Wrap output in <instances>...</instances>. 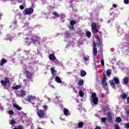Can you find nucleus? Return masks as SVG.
<instances>
[{"instance_id":"47","label":"nucleus","mask_w":129,"mask_h":129,"mask_svg":"<svg viewBox=\"0 0 129 129\" xmlns=\"http://www.w3.org/2000/svg\"><path fill=\"white\" fill-rule=\"evenodd\" d=\"M126 101L127 102V103H129V97H127L126 98Z\"/></svg>"},{"instance_id":"24","label":"nucleus","mask_w":129,"mask_h":129,"mask_svg":"<svg viewBox=\"0 0 129 129\" xmlns=\"http://www.w3.org/2000/svg\"><path fill=\"white\" fill-rule=\"evenodd\" d=\"M83 60L85 61V62H87V61H90V58L89 56H83Z\"/></svg>"},{"instance_id":"54","label":"nucleus","mask_w":129,"mask_h":129,"mask_svg":"<svg viewBox=\"0 0 129 129\" xmlns=\"http://www.w3.org/2000/svg\"><path fill=\"white\" fill-rule=\"evenodd\" d=\"M23 81L26 82L27 80H26L24 79V80H23Z\"/></svg>"},{"instance_id":"50","label":"nucleus","mask_w":129,"mask_h":129,"mask_svg":"<svg viewBox=\"0 0 129 129\" xmlns=\"http://www.w3.org/2000/svg\"><path fill=\"white\" fill-rule=\"evenodd\" d=\"M95 129H100V127L99 126H97L95 128Z\"/></svg>"},{"instance_id":"45","label":"nucleus","mask_w":129,"mask_h":129,"mask_svg":"<svg viewBox=\"0 0 129 129\" xmlns=\"http://www.w3.org/2000/svg\"><path fill=\"white\" fill-rule=\"evenodd\" d=\"M101 119L102 122H105L106 121V118H102Z\"/></svg>"},{"instance_id":"49","label":"nucleus","mask_w":129,"mask_h":129,"mask_svg":"<svg viewBox=\"0 0 129 129\" xmlns=\"http://www.w3.org/2000/svg\"><path fill=\"white\" fill-rule=\"evenodd\" d=\"M126 113L127 114H129V110H127L126 111Z\"/></svg>"},{"instance_id":"18","label":"nucleus","mask_w":129,"mask_h":129,"mask_svg":"<svg viewBox=\"0 0 129 129\" xmlns=\"http://www.w3.org/2000/svg\"><path fill=\"white\" fill-rule=\"evenodd\" d=\"M49 58L50 60H56V57H55V55H54L53 54H51L49 55Z\"/></svg>"},{"instance_id":"21","label":"nucleus","mask_w":129,"mask_h":129,"mask_svg":"<svg viewBox=\"0 0 129 129\" xmlns=\"http://www.w3.org/2000/svg\"><path fill=\"white\" fill-rule=\"evenodd\" d=\"M25 42L26 43H27V44H28V45H31V44H32V41L31 40H30V39H29L28 37H26L25 38Z\"/></svg>"},{"instance_id":"8","label":"nucleus","mask_w":129,"mask_h":129,"mask_svg":"<svg viewBox=\"0 0 129 129\" xmlns=\"http://www.w3.org/2000/svg\"><path fill=\"white\" fill-rule=\"evenodd\" d=\"M91 97L92 98H93V103L95 104V105L98 104L99 100L98 98L96 97V93H95V92L92 93Z\"/></svg>"},{"instance_id":"4","label":"nucleus","mask_w":129,"mask_h":129,"mask_svg":"<svg viewBox=\"0 0 129 129\" xmlns=\"http://www.w3.org/2000/svg\"><path fill=\"white\" fill-rule=\"evenodd\" d=\"M15 93L17 97H23L27 94V92L24 90H21L20 91H16Z\"/></svg>"},{"instance_id":"2","label":"nucleus","mask_w":129,"mask_h":129,"mask_svg":"<svg viewBox=\"0 0 129 129\" xmlns=\"http://www.w3.org/2000/svg\"><path fill=\"white\" fill-rule=\"evenodd\" d=\"M96 26H97V24L95 22H93L91 24V30L92 34H97L99 32V29L101 25H98V27L96 28Z\"/></svg>"},{"instance_id":"20","label":"nucleus","mask_w":129,"mask_h":129,"mask_svg":"<svg viewBox=\"0 0 129 129\" xmlns=\"http://www.w3.org/2000/svg\"><path fill=\"white\" fill-rule=\"evenodd\" d=\"M21 87H22V85H16L14 87H12V88L13 89L18 90V89H20V88H21Z\"/></svg>"},{"instance_id":"9","label":"nucleus","mask_w":129,"mask_h":129,"mask_svg":"<svg viewBox=\"0 0 129 129\" xmlns=\"http://www.w3.org/2000/svg\"><path fill=\"white\" fill-rule=\"evenodd\" d=\"M8 83H10V80H9V78L5 77V80L1 81V84L4 86H7L8 85Z\"/></svg>"},{"instance_id":"6","label":"nucleus","mask_w":129,"mask_h":129,"mask_svg":"<svg viewBox=\"0 0 129 129\" xmlns=\"http://www.w3.org/2000/svg\"><path fill=\"white\" fill-rule=\"evenodd\" d=\"M34 13V9L32 8H27L23 11V15L26 16V15H32Z\"/></svg>"},{"instance_id":"56","label":"nucleus","mask_w":129,"mask_h":129,"mask_svg":"<svg viewBox=\"0 0 129 129\" xmlns=\"http://www.w3.org/2000/svg\"><path fill=\"white\" fill-rule=\"evenodd\" d=\"M1 16H2V15H1V14H0V17H1Z\"/></svg>"},{"instance_id":"14","label":"nucleus","mask_w":129,"mask_h":129,"mask_svg":"<svg viewBox=\"0 0 129 129\" xmlns=\"http://www.w3.org/2000/svg\"><path fill=\"white\" fill-rule=\"evenodd\" d=\"M50 71L52 75H56V73H57V70H55V68H51Z\"/></svg>"},{"instance_id":"19","label":"nucleus","mask_w":129,"mask_h":129,"mask_svg":"<svg viewBox=\"0 0 129 129\" xmlns=\"http://www.w3.org/2000/svg\"><path fill=\"white\" fill-rule=\"evenodd\" d=\"M123 81L124 83V84L125 85H126V84H128V78L127 77H125L123 79Z\"/></svg>"},{"instance_id":"46","label":"nucleus","mask_w":129,"mask_h":129,"mask_svg":"<svg viewBox=\"0 0 129 129\" xmlns=\"http://www.w3.org/2000/svg\"><path fill=\"white\" fill-rule=\"evenodd\" d=\"M103 79H106V76L104 74H103Z\"/></svg>"},{"instance_id":"51","label":"nucleus","mask_w":129,"mask_h":129,"mask_svg":"<svg viewBox=\"0 0 129 129\" xmlns=\"http://www.w3.org/2000/svg\"><path fill=\"white\" fill-rule=\"evenodd\" d=\"M50 86L52 87V88H55L54 85H50Z\"/></svg>"},{"instance_id":"32","label":"nucleus","mask_w":129,"mask_h":129,"mask_svg":"<svg viewBox=\"0 0 129 129\" xmlns=\"http://www.w3.org/2000/svg\"><path fill=\"white\" fill-rule=\"evenodd\" d=\"M106 73L107 76H109L111 74V71L110 70H107Z\"/></svg>"},{"instance_id":"7","label":"nucleus","mask_w":129,"mask_h":129,"mask_svg":"<svg viewBox=\"0 0 129 129\" xmlns=\"http://www.w3.org/2000/svg\"><path fill=\"white\" fill-rule=\"evenodd\" d=\"M25 100L33 104H35L36 103V97L34 96H30L29 97H27V98L25 99Z\"/></svg>"},{"instance_id":"53","label":"nucleus","mask_w":129,"mask_h":129,"mask_svg":"<svg viewBox=\"0 0 129 129\" xmlns=\"http://www.w3.org/2000/svg\"><path fill=\"white\" fill-rule=\"evenodd\" d=\"M110 20H114V17L113 18H111Z\"/></svg>"},{"instance_id":"30","label":"nucleus","mask_w":129,"mask_h":129,"mask_svg":"<svg viewBox=\"0 0 129 129\" xmlns=\"http://www.w3.org/2000/svg\"><path fill=\"white\" fill-rule=\"evenodd\" d=\"M86 75V72L85 71H82L81 72V77H84Z\"/></svg>"},{"instance_id":"42","label":"nucleus","mask_w":129,"mask_h":129,"mask_svg":"<svg viewBox=\"0 0 129 129\" xmlns=\"http://www.w3.org/2000/svg\"><path fill=\"white\" fill-rule=\"evenodd\" d=\"M124 4H125V5H128L129 0H124Z\"/></svg>"},{"instance_id":"11","label":"nucleus","mask_w":129,"mask_h":129,"mask_svg":"<svg viewBox=\"0 0 129 129\" xmlns=\"http://www.w3.org/2000/svg\"><path fill=\"white\" fill-rule=\"evenodd\" d=\"M24 74L26 75L28 79H30L32 78V73L29 72L28 71H25Z\"/></svg>"},{"instance_id":"37","label":"nucleus","mask_w":129,"mask_h":129,"mask_svg":"<svg viewBox=\"0 0 129 129\" xmlns=\"http://www.w3.org/2000/svg\"><path fill=\"white\" fill-rule=\"evenodd\" d=\"M13 129H23V127H22V125H19L18 126V127H15Z\"/></svg>"},{"instance_id":"27","label":"nucleus","mask_w":129,"mask_h":129,"mask_svg":"<svg viewBox=\"0 0 129 129\" xmlns=\"http://www.w3.org/2000/svg\"><path fill=\"white\" fill-rule=\"evenodd\" d=\"M83 124H84V123L83 122H80L78 123V126L79 128H82L83 127Z\"/></svg>"},{"instance_id":"12","label":"nucleus","mask_w":129,"mask_h":129,"mask_svg":"<svg viewBox=\"0 0 129 129\" xmlns=\"http://www.w3.org/2000/svg\"><path fill=\"white\" fill-rule=\"evenodd\" d=\"M107 116L108 117L107 120L108 122H111L112 121V117H111V112H108L107 114Z\"/></svg>"},{"instance_id":"5","label":"nucleus","mask_w":129,"mask_h":129,"mask_svg":"<svg viewBox=\"0 0 129 129\" xmlns=\"http://www.w3.org/2000/svg\"><path fill=\"white\" fill-rule=\"evenodd\" d=\"M37 114L39 118H44L46 115V112L42 109H38L37 111Z\"/></svg>"},{"instance_id":"23","label":"nucleus","mask_w":129,"mask_h":129,"mask_svg":"<svg viewBox=\"0 0 129 129\" xmlns=\"http://www.w3.org/2000/svg\"><path fill=\"white\" fill-rule=\"evenodd\" d=\"M52 14L54 16V17H56V18H60V15L58 14V13H57L56 11L52 12Z\"/></svg>"},{"instance_id":"16","label":"nucleus","mask_w":129,"mask_h":129,"mask_svg":"<svg viewBox=\"0 0 129 129\" xmlns=\"http://www.w3.org/2000/svg\"><path fill=\"white\" fill-rule=\"evenodd\" d=\"M13 106L17 109V110H22V107L19 106V105H16V104H13Z\"/></svg>"},{"instance_id":"15","label":"nucleus","mask_w":129,"mask_h":129,"mask_svg":"<svg viewBox=\"0 0 129 129\" xmlns=\"http://www.w3.org/2000/svg\"><path fill=\"white\" fill-rule=\"evenodd\" d=\"M120 96L122 99H126V98H127V94L125 93H123L121 94Z\"/></svg>"},{"instance_id":"43","label":"nucleus","mask_w":129,"mask_h":129,"mask_svg":"<svg viewBox=\"0 0 129 129\" xmlns=\"http://www.w3.org/2000/svg\"><path fill=\"white\" fill-rule=\"evenodd\" d=\"M115 129H120L119 126L118 125V124H115Z\"/></svg>"},{"instance_id":"33","label":"nucleus","mask_w":129,"mask_h":129,"mask_svg":"<svg viewBox=\"0 0 129 129\" xmlns=\"http://www.w3.org/2000/svg\"><path fill=\"white\" fill-rule=\"evenodd\" d=\"M79 96H80V97H83L84 96V93L82 91H79Z\"/></svg>"},{"instance_id":"38","label":"nucleus","mask_w":129,"mask_h":129,"mask_svg":"<svg viewBox=\"0 0 129 129\" xmlns=\"http://www.w3.org/2000/svg\"><path fill=\"white\" fill-rule=\"evenodd\" d=\"M125 128L129 129V122H127L126 124L124 125Z\"/></svg>"},{"instance_id":"25","label":"nucleus","mask_w":129,"mask_h":129,"mask_svg":"<svg viewBox=\"0 0 129 129\" xmlns=\"http://www.w3.org/2000/svg\"><path fill=\"white\" fill-rule=\"evenodd\" d=\"M122 120L121 119V118L120 117H117L116 118V122H118V123H119L120 122H121V121Z\"/></svg>"},{"instance_id":"17","label":"nucleus","mask_w":129,"mask_h":129,"mask_svg":"<svg viewBox=\"0 0 129 129\" xmlns=\"http://www.w3.org/2000/svg\"><path fill=\"white\" fill-rule=\"evenodd\" d=\"M55 80L56 82H57V83H62V81L59 77H56L55 78Z\"/></svg>"},{"instance_id":"44","label":"nucleus","mask_w":129,"mask_h":129,"mask_svg":"<svg viewBox=\"0 0 129 129\" xmlns=\"http://www.w3.org/2000/svg\"><path fill=\"white\" fill-rule=\"evenodd\" d=\"M19 9H20V10H23L25 9V7L23 5H20L19 7Z\"/></svg>"},{"instance_id":"48","label":"nucleus","mask_w":129,"mask_h":129,"mask_svg":"<svg viewBox=\"0 0 129 129\" xmlns=\"http://www.w3.org/2000/svg\"><path fill=\"white\" fill-rule=\"evenodd\" d=\"M117 7V6L115 4H113V8H116Z\"/></svg>"},{"instance_id":"26","label":"nucleus","mask_w":129,"mask_h":129,"mask_svg":"<svg viewBox=\"0 0 129 129\" xmlns=\"http://www.w3.org/2000/svg\"><path fill=\"white\" fill-rule=\"evenodd\" d=\"M86 36L87 38H91V32L90 31H87L86 33Z\"/></svg>"},{"instance_id":"28","label":"nucleus","mask_w":129,"mask_h":129,"mask_svg":"<svg viewBox=\"0 0 129 129\" xmlns=\"http://www.w3.org/2000/svg\"><path fill=\"white\" fill-rule=\"evenodd\" d=\"M107 109H108V107L107 106H104L102 108V111L103 112H105Z\"/></svg>"},{"instance_id":"55","label":"nucleus","mask_w":129,"mask_h":129,"mask_svg":"<svg viewBox=\"0 0 129 129\" xmlns=\"http://www.w3.org/2000/svg\"><path fill=\"white\" fill-rule=\"evenodd\" d=\"M38 129H42V128L40 127H38Z\"/></svg>"},{"instance_id":"13","label":"nucleus","mask_w":129,"mask_h":129,"mask_svg":"<svg viewBox=\"0 0 129 129\" xmlns=\"http://www.w3.org/2000/svg\"><path fill=\"white\" fill-rule=\"evenodd\" d=\"M8 62V60L6 58H3L1 59L0 62V66H4V64H6Z\"/></svg>"},{"instance_id":"3","label":"nucleus","mask_w":129,"mask_h":129,"mask_svg":"<svg viewBox=\"0 0 129 129\" xmlns=\"http://www.w3.org/2000/svg\"><path fill=\"white\" fill-rule=\"evenodd\" d=\"M111 86H112V88L115 89V84L117 85L119 84V80L117 78H114L113 80L109 81Z\"/></svg>"},{"instance_id":"22","label":"nucleus","mask_w":129,"mask_h":129,"mask_svg":"<svg viewBox=\"0 0 129 129\" xmlns=\"http://www.w3.org/2000/svg\"><path fill=\"white\" fill-rule=\"evenodd\" d=\"M68 113H69V110H68V109H67V108H64L63 114H64V115H66V116L69 115Z\"/></svg>"},{"instance_id":"1","label":"nucleus","mask_w":129,"mask_h":129,"mask_svg":"<svg viewBox=\"0 0 129 129\" xmlns=\"http://www.w3.org/2000/svg\"><path fill=\"white\" fill-rule=\"evenodd\" d=\"M97 42L95 43V42H93V53L94 56H96L97 55V46L100 47L101 46V41H100V38H98L96 40Z\"/></svg>"},{"instance_id":"36","label":"nucleus","mask_w":129,"mask_h":129,"mask_svg":"<svg viewBox=\"0 0 129 129\" xmlns=\"http://www.w3.org/2000/svg\"><path fill=\"white\" fill-rule=\"evenodd\" d=\"M9 114L13 115L15 114V112L13 110H11L9 111Z\"/></svg>"},{"instance_id":"10","label":"nucleus","mask_w":129,"mask_h":129,"mask_svg":"<svg viewBox=\"0 0 129 129\" xmlns=\"http://www.w3.org/2000/svg\"><path fill=\"white\" fill-rule=\"evenodd\" d=\"M31 43H33L34 45H36V43L38 42V40H37V36H32L31 38Z\"/></svg>"},{"instance_id":"39","label":"nucleus","mask_w":129,"mask_h":129,"mask_svg":"<svg viewBox=\"0 0 129 129\" xmlns=\"http://www.w3.org/2000/svg\"><path fill=\"white\" fill-rule=\"evenodd\" d=\"M70 30H71V31H73L74 30V25H71V26L69 27Z\"/></svg>"},{"instance_id":"40","label":"nucleus","mask_w":129,"mask_h":129,"mask_svg":"<svg viewBox=\"0 0 129 129\" xmlns=\"http://www.w3.org/2000/svg\"><path fill=\"white\" fill-rule=\"evenodd\" d=\"M11 124H12V125L16 124V121H15L14 119L11 120Z\"/></svg>"},{"instance_id":"31","label":"nucleus","mask_w":129,"mask_h":129,"mask_svg":"<svg viewBox=\"0 0 129 129\" xmlns=\"http://www.w3.org/2000/svg\"><path fill=\"white\" fill-rule=\"evenodd\" d=\"M84 83V81H83V80H79V81L78 83V85L80 86H81Z\"/></svg>"},{"instance_id":"41","label":"nucleus","mask_w":129,"mask_h":129,"mask_svg":"<svg viewBox=\"0 0 129 129\" xmlns=\"http://www.w3.org/2000/svg\"><path fill=\"white\" fill-rule=\"evenodd\" d=\"M101 64L102 66H104V60L103 59L101 60Z\"/></svg>"},{"instance_id":"52","label":"nucleus","mask_w":129,"mask_h":129,"mask_svg":"<svg viewBox=\"0 0 129 129\" xmlns=\"http://www.w3.org/2000/svg\"><path fill=\"white\" fill-rule=\"evenodd\" d=\"M113 14H114V13H111L110 14V16H112V15H113Z\"/></svg>"},{"instance_id":"35","label":"nucleus","mask_w":129,"mask_h":129,"mask_svg":"<svg viewBox=\"0 0 129 129\" xmlns=\"http://www.w3.org/2000/svg\"><path fill=\"white\" fill-rule=\"evenodd\" d=\"M75 24H76V22H75V21L71 20L70 21V25H71V26H74V25H75Z\"/></svg>"},{"instance_id":"34","label":"nucleus","mask_w":129,"mask_h":129,"mask_svg":"<svg viewBox=\"0 0 129 129\" xmlns=\"http://www.w3.org/2000/svg\"><path fill=\"white\" fill-rule=\"evenodd\" d=\"M43 111L44 112H46L47 111V109H48V106H47L46 105H44L43 106Z\"/></svg>"},{"instance_id":"29","label":"nucleus","mask_w":129,"mask_h":129,"mask_svg":"<svg viewBox=\"0 0 129 129\" xmlns=\"http://www.w3.org/2000/svg\"><path fill=\"white\" fill-rule=\"evenodd\" d=\"M102 84H104L105 86H107V84L106 83V79H103Z\"/></svg>"}]
</instances>
